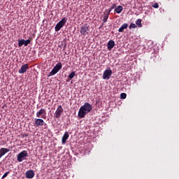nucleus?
Returning a JSON list of instances; mask_svg holds the SVG:
<instances>
[{"label": "nucleus", "mask_w": 179, "mask_h": 179, "mask_svg": "<svg viewBox=\"0 0 179 179\" xmlns=\"http://www.w3.org/2000/svg\"><path fill=\"white\" fill-rule=\"evenodd\" d=\"M93 110V107L92 106V104L86 102L84 103L83 106H82L78 111V117L79 118H85V115L86 114H89L90 111Z\"/></svg>", "instance_id": "nucleus-1"}, {"label": "nucleus", "mask_w": 179, "mask_h": 179, "mask_svg": "<svg viewBox=\"0 0 179 179\" xmlns=\"http://www.w3.org/2000/svg\"><path fill=\"white\" fill-rule=\"evenodd\" d=\"M68 19L66 17H63L55 26V31H59L64 26H65V24L66 23Z\"/></svg>", "instance_id": "nucleus-2"}, {"label": "nucleus", "mask_w": 179, "mask_h": 179, "mask_svg": "<svg viewBox=\"0 0 179 179\" xmlns=\"http://www.w3.org/2000/svg\"><path fill=\"white\" fill-rule=\"evenodd\" d=\"M60 69H62V63L59 62L57 63L52 70L50 73V76H54V75H56V73H58L59 72Z\"/></svg>", "instance_id": "nucleus-3"}, {"label": "nucleus", "mask_w": 179, "mask_h": 179, "mask_svg": "<svg viewBox=\"0 0 179 179\" xmlns=\"http://www.w3.org/2000/svg\"><path fill=\"white\" fill-rule=\"evenodd\" d=\"M90 26L88 24H84L80 29V33L81 36H87L90 29H89Z\"/></svg>", "instance_id": "nucleus-4"}, {"label": "nucleus", "mask_w": 179, "mask_h": 179, "mask_svg": "<svg viewBox=\"0 0 179 179\" xmlns=\"http://www.w3.org/2000/svg\"><path fill=\"white\" fill-rule=\"evenodd\" d=\"M29 157V154L27 153V151L23 150L22 152H20L17 156V162H20L23 160L26 159V157Z\"/></svg>", "instance_id": "nucleus-5"}, {"label": "nucleus", "mask_w": 179, "mask_h": 179, "mask_svg": "<svg viewBox=\"0 0 179 179\" xmlns=\"http://www.w3.org/2000/svg\"><path fill=\"white\" fill-rule=\"evenodd\" d=\"M111 75H113V70L106 69L103 71V79H104L106 80H108V79H110V78H111Z\"/></svg>", "instance_id": "nucleus-6"}, {"label": "nucleus", "mask_w": 179, "mask_h": 179, "mask_svg": "<svg viewBox=\"0 0 179 179\" xmlns=\"http://www.w3.org/2000/svg\"><path fill=\"white\" fill-rule=\"evenodd\" d=\"M30 43H31V39H27V40H24V39H21L18 41V47H22V45H24L25 47L27 45H29V44H30Z\"/></svg>", "instance_id": "nucleus-7"}, {"label": "nucleus", "mask_w": 179, "mask_h": 179, "mask_svg": "<svg viewBox=\"0 0 179 179\" xmlns=\"http://www.w3.org/2000/svg\"><path fill=\"white\" fill-rule=\"evenodd\" d=\"M62 113H64V108H62V106L59 105L57 110L55 111V118H59Z\"/></svg>", "instance_id": "nucleus-8"}, {"label": "nucleus", "mask_w": 179, "mask_h": 179, "mask_svg": "<svg viewBox=\"0 0 179 179\" xmlns=\"http://www.w3.org/2000/svg\"><path fill=\"white\" fill-rule=\"evenodd\" d=\"M45 109H41L38 112L36 113V117L38 118H45Z\"/></svg>", "instance_id": "nucleus-9"}, {"label": "nucleus", "mask_w": 179, "mask_h": 179, "mask_svg": "<svg viewBox=\"0 0 179 179\" xmlns=\"http://www.w3.org/2000/svg\"><path fill=\"white\" fill-rule=\"evenodd\" d=\"M26 178H34L35 173L33 170H29L25 173Z\"/></svg>", "instance_id": "nucleus-10"}, {"label": "nucleus", "mask_w": 179, "mask_h": 179, "mask_svg": "<svg viewBox=\"0 0 179 179\" xmlns=\"http://www.w3.org/2000/svg\"><path fill=\"white\" fill-rule=\"evenodd\" d=\"M27 69H29V64H24L20 67V69L18 71V73H24V72H27Z\"/></svg>", "instance_id": "nucleus-11"}, {"label": "nucleus", "mask_w": 179, "mask_h": 179, "mask_svg": "<svg viewBox=\"0 0 179 179\" xmlns=\"http://www.w3.org/2000/svg\"><path fill=\"white\" fill-rule=\"evenodd\" d=\"M8 152H10V150L9 148H2L0 149V159L2 157V156H5L6 153H8Z\"/></svg>", "instance_id": "nucleus-12"}, {"label": "nucleus", "mask_w": 179, "mask_h": 179, "mask_svg": "<svg viewBox=\"0 0 179 179\" xmlns=\"http://www.w3.org/2000/svg\"><path fill=\"white\" fill-rule=\"evenodd\" d=\"M35 125L36 127H43L44 125V120L43 119H36Z\"/></svg>", "instance_id": "nucleus-13"}, {"label": "nucleus", "mask_w": 179, "mask_h": 179, "mask_svg": "<svg viewBox=\"0 0 179 179\" xmlns=\"http://www.w3.org/2000/svg\"><path fill=\"white\" fill-rule=\"evenodd\" d=\"M115 45V42H114V41L110 40L108 42V50H113V48H114V46Z\"/></svg>", "instance_id": "nucleus-14"}, {"label": "nucleus", "mask_w": 179, "mask_h": 179, "mask_svg": "<svg viewBox=\"0 0 179 179\" xmlns=\"http://www.w3.org/2000/svg\"><path fill=\"white\" fill-rule=\"evenodd\" d=\"M68 138H69V134H68V131H66L62 138V143L63 144L66 143V141H68Z\"/></svg>", "instance_id": "nucleus-15"}, {"label": "nucleus", "mask_w": 179, "mask_h": 179, "mask_svg": "<svg viewBox=\"0 0 179 179\" xmlns=\"http://www.w3.org/2000/svg\"><path fill=\"white\" fill-rule=\"evenodd\" d=\"M108 16H110V12L105 11L103 13V18L102 20L103 23L107 22L108 20Z\"/></svg>", "instance_id": "nucleus-16"}, {"label": "nucleus", "mask_w": 179, "mask_h": 179, "mask_svg": "<svg viewBox=\"0 0 179 179\" xmlns=\"http://www.w3.org/2000/svg\"><path fill=\"white\" fill-rule=\"evenodd\" d=\"M125 29H128V24L124 23L123 24L120 29H118L119 33H124V30H125Z\"/></svg>", "instance_id": "nucleus-17"}, {"label": "nucleus", "mask_w": 179, "mask_h": 179, "mask_svg": "<svg viewBox=\"0 0 179 179\" xmlns=\"http://www.w3.org/2000/svg\"><path fill=\"white\" fill-rule=\"evenodd\" d=\"M123 8L122 6H118L115 9V12H116V13H121L123 10Z\"/></svg>", "instance_id": "nucleus-18"}, {"label": "nucleus", "mask_w": 179, "mask_h": 179, "mask_svg": "<svg viewBox=\"0 0 179 179\" xmlns=\"http://www.w3.org/2000/svg\"><path fill=\"white\" fill-rule=\"evenodd\" d=\"M136 24L138 27H142V20H141V19L137 20L136 22Z\"/></svg>", "instance_id": "nucleus-19"}, {"label": "nucleus", "mask_w": 179, "mask_h": 179, "mask_svg": "<svg viewBox=\"0 0 179 179\" xmlns=\"http://www.w3.org/2000/svg\"><path fill=\"white\" fill-rule=\"evenodd\" d=\"M75 78V71H72L69 75V79H73Z\"/></svg>", "instance_id": "nucleus-20"}, {"label": "nucleus", "mask_w": 179, "mask_h": 179, "mask_svg": "<svg viewBox=\"0 0 179 179\" xmlns=\"http://www.w3.org/2000/svg\"><path fill=\"white\" fill-rule=\"evenodd\" d=\"M115 6H117V5L113 4L112 6H110V8L108 10V11H106V12H109V15H110V13H111V10H112L113 9H115Z\"/></svg>", "instance_id": "nucleus-21"}, {"label": "nucleus", "mask_w": 179, "mask_h": 179, "mask_svg": "<svg viewBox=\"0 0 179 179\" xmlns=\"http://www.w3.org/2000/svg\"><path fill=\"white\" fill-rule=\"evenodd\" d=\"M129 29H136V24H134V23H131Z\"/></svg>", "instance_id": "nucleus-22"}, {"label": "nucleus", "mask_w": 179, "mask_h": 179, "mask_svg": "<svg viewBox=\"0 0 179 179\" xmlns=\"http://www.w3.org/2000/svg\"><path fill=\"white\" fill-rule=\"evenodd\" d=\"M9 173H10V171L6 172V173L3 175L1 179L6 178V177H8V175L9 174Z\"/></svg>", "instance_id": "nucleus-23"}, {"label": "nucleus", "mask_w": 179, "mask_h": 179, "mask_svg": "<svg viewBox=\"0 0 179 179\" xmlns=\"http://www.w3.org/2000/svg\"><path fill=\"white\" fill-rule=\"evenodd\" d=\"M120 98H121V99H127V94H125V93H122V94H120Z\"/></svg>", "instance_id": "nucleus-24"}, {"label": "nucleus", "mask_w": 179, "mask_h": 179, "mask_svg": "<svg viewBox=\"0 0 179 179\" xmlns=\"http://www.w3.org/2000/svg\"><path fill=\"white\" fill-rule=\"evenodd\" d=\"M152 8L157 9V8H159V3H155L154 5H152Z\"/></svg>", "instance_id": "nucleus-25"}, {"label": "nucleus", "mask_w": 179, "mask_h": 179, "mask_svg": "<svg viewBox=\"0 0 179 179\" xmlns=\"http://www.w3.org/2000/svg\"><path fill=\"white\" fill-rule=\"evenodd\" d=\"M0 121H1V118H0Z\"/></svg>", "instance_id": "nucleus-26"}]
</instances>
